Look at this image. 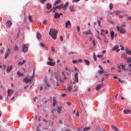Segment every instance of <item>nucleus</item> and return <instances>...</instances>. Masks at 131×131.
Instances as JSON below:
<instances>
[{"label":"nucleus","mask_w":131,"mask_h":131,"mask_svg":"<svg viewBox=\"0 0 131 131\" xmlns=\"http://www.w3.org/2000/svg\"><path fill=\"white\" fill-rule=\"evenodd\" d=\"M34 76H35V69H33V75L32 76L29 77L27 76L25 78H24V81L26 83H28L29 82H31V80H32V78H34Z\"/></svg>","instance_id":"nucleus-1"},{"label":"nucleus","mask_w":131,"mask_h":131,"mask_svg":"<svg viewBox=\"0 0 131 131\" xmlns=\"http://www.w3.org/2000/svg\"><path fill=\"white\" fill-rule=\"evenodd\" d=\"M58 30L55 29H51L49 32V35L51 36L53 39L56 40L57 39V34Z\"/></svg>","instance_id":"nucleus-2"},{"label":"nucleus","mask_w":131,"mask_h":131,"mask_svg":"<svg viewBox=\"0 0 131 131\" xmlns=\"http://www.w3.org/2000/svg\"><path fill=\"white\" fill-rule=\"evenodd\" d=\"M126 66L125 64L123 63H120V65H118L117 67L118 69V72H121L123 70V71L126 72L127 71V70L126 68H125Z\"/></svg>","instance_id":"nucleus-3"},{"label":"nucleus","mask_w":131,"mask_h":131,"mask_svg":"<svg viewBox=\"0 0 131 131\" xmlns=\"http://www.w3.org/2000/svg\"><path fill=\"white\" fill-rule=\"evenodd\" d=\"M11 49H8L6 50V51L5 54V59L7 60L8 58V57H9V55L11 54Z\"/></svg>","instance_id":"nucleus-4"},{"label":"nucleus","mask_w":131,"mask_h":131,"mask_svg":"<svg viewBox=\"0 0 131 131\" xmlns=\"http://www.w3.org/2000/svg\"><path fill=\"white\" fill-rule=\"evenodd\" d=\"M117 29L118 31H119L120 33H122V34H124V33H125V29L124 28L120 27H117Z\"/></svg>","instance_id":"nucleus-5"},{"label":"nucleus","mask_w":131,"mask_h":131,"mask_svg":"<svg viewBox=\"0 0 131 131\" xmlns=\"http://www.w3.org/2000/svg\"><path fill=\"white\" fill-rule=\"evenodd\" d=\"M28 51V44L24 45L23 46V52L25 53Z\"/></svg>","instance_id":"nucleus-6"},{"label":"nucleus","mask_w":131,"mask_h":131,"mask_svg":"<svg viewBox=\"0 0 131 131\" xmlns=\"http://www.w3.org/2000/svg\"><path fill=\"white\" fill-rule=\"evenodd\" d=\"M101 35H102L103 36H104V37L106 36V34H108V33H109V32L108 31V30H105L104 31V30L103 29H101ZM104 32H105V33H104Z\"/></svg>","instance_id":"nucleus-7"},{"label":"nucleus","mask_w":131,"mask_h":131,"mask_svg":"<svg viewBox=\"0 0 131 131\" xmlns=\"http://www.w3.org/2000/svg\"><path fill=\"white\" fill-rule=\"evenodd\" d=\"M44 82L45 83V90H48V89H49L50 86V83H48V81H47L46 79L44 80Z\"/></svg>","instance_id":"nucleus-8"},{"label":"nucleus","mask_w":131,"mask_h":131,"mask_svg":"<svg viewBox=\"0 0 131 131\" xmlns=\"http://www.w3.org/2000/svg\"><path fill=\"white\" fill-rule=\"evenodd\" d=\"M98 67L99 69H100V70L98 71L99 74H103V73H105V70H103V68L101 67V66H99Z\"/></svg>","instance_id":"nucleus-9"},{"label":"nucleus","mask_w":131,"mask_h":131,"mask_svg":"<svg viewBox=\"0 0 131 131\" xmlns=\"http://www.w3.org/2000/svg\"><path fill=\"white\" fill-rule=\"evenodd\" d=\"M62 15H63V14H62V13H56L54 15V18L55 19H59V18H60V17H61V16H62Z\"/></svg>","instance_id":"nucleus-10"},{"label":"nucleus","mask_w":131,"mask_h":131,"mask_svg":"<svg viewBox=\"0 0 131 131\" xmlns=\"http://www.w3.org/2000/svg\"><path fill=\"white\" fill-rule=\"evenodd\" d=\"M116 50H117V52H119V51H120V49H119V46H118V45H116L112 49L113 51H116Z\"/></svg>","instance_id":"nucleus-11"},{"label":"nucleus","mask_w":131,"mask_h":131,"mask_svg":"<svg viewBox=\"0 0 131 131\" xmlns=\"http://www.w3.org/2000/svg\"><path fill=\"white\" fill-rule=\"evenodd\" d=\"M66 28H71V23H70V20H68L66 22Z\"/></svg>","instance_id":"nucleus-12"},{"label":"nucleus","mask_w":131,"mask_h":131,"mask_svg":"<svg viewBox=\"0 0 131 131\" xmlns=\"http://www.w3.org/2000/svg\"><path fill=\"white\" fill-rule=\"evenodd\" d=\"M12 24H13V23H12V21L11 20H8L7 23H6V27H10V26H12Z\"/></svg>","instance_id":"nucleus-13"},{"label":"nucleus","mask_w":131,"mask_h":131,"mask_svg":"<svg viewBox=\"0 0 131 131\" xmlns=\"http://www.w3.org/2000/svg\"><path fill=\"white\" fill-rule=\"evenodd\" d=\"M57 105V100H56V98L55 97H53V106L55 107Z\"/></svg>","instance_id":"nucleus-14"},{"label":"nucleus","mask_w":131,"mask_h":131,"mask_svg":"<svg viewBox=\"0 0 131 131\" xmlns=\"http://www.w3.org/2000/svg\"><path fill=\"white\" fill-rule=\"evenodd\" d=\"M47 65H49L50 66H55L56 65V62H51V61H48L47 62Z\"/></svg>","instance_id":"nucleus-15"},{"label":"nucleus","mask_w":131,"mask_h":131,"mask_svg":"<svg viewBox=\"0 0 131 131\" xmlns=\"http://www.w3.org/2000/svg\"><path fill=\"white\" fill-rule=\"evenodd\" d=\"M17 75L18 77H21V76H24V74L23 73H21L19 71L17 72Z\"/></svg>","instance_id":"nucleus-16"},{"label":"nucleus","mask_w":131,"mask_h":131,"mask_svg":"<svg viewBox=\"0 0 131 131\" xmlns=\"http://www.w3.org/2000/svg\"><path fill=\"white\" fill-rule=\"evenodd\" d=\"M102 88V84H98L96 87V91H100L101 90V88Z\"/></svg>","instance_id":"nucleus-17"},{"label":"nucleus","mask_w":131,"mask_h":131,"mask_svg":"<svg viewBox=\"0 0 131 131\" xmlns=\"http://www.w3.org/2000/svg\"><path fill=\"white\" fill-rule=\"evenodd\" d=\"M13 90L12 89H8L7 91V93H8V97H9V96H10V95H12V94H13Z\"/></svg>","instance_id":"nucleus-18"},{"label":"nucleus","mask_w":131,"mask_h":131,"mask_svg":"<svg viewBox=\"0 0 131 131\" xmlns=\"http://www.w3.org/2000/svg\"><path fill=\"white\" fill-rule=\"evenodd\" d=\"M26 63V60H23V62L19 61L18 63V66H22L23 64H25Z\"/></svg>","instance_id":"nucleus-19"},{"label":"nucleus","mask_w":131,"mask_h":131,"mask_svg":"<svg viewBox=\"0 0 131 131\" xmlns=\"http://www.w3.org/2000/svg\"><path fill=\"white\" fill-rule=\"evenodd\" d=\"M13 69V66H9L7 69V72H10Z\"/></svg>","instance_id":"nucleus-20"},{"label":"nucleus","mask_w":131,"mask_h":131,"mask_svg":"<svg viewBox=\"0 0 131 131\" xmlns=\"http://www.w3.org/2000/svg\"><path fill=\"white\" fill-rule=\"evenodd\" d=\"M116 15H120V14H123V11L121 10H117L115 11Z\"/></svg>","instance_id":"nucleus-21"},{"label":"nucleus","mask_w":131,"mask_h":131,"mask_svg":"<svg viewBox=\"0 0 131 131\" xmlns=\"http://www.w3.org/2000/svg\"><path fill=\"white\" fill-rule=\"evenodd\" d=\"M75 78L76 82H78V73H76L75 74Z\"/></svg>","instance_id":"nucleus-22"},{"label":"nucleus","mask_w":131,"mask_h":131,"mask_svg":"<svg viewBox=\"0 0 131 131\" xmlns=\"http://www.w3.org/2000/svg\"><path fill=\"white\" fill-rule=\"evenodd\" d=\"M69 6V3L68 2H67L63 6V10H66L68 8Z\"/></svg>","instance_id":"nucleus-23"},{"label":"nucleus","mask_w":131,"mask_h":131,"mask_svg":"<svg viewBox=\"0 0 131 131\" xmlns=\"http://www.w3.org/2000/svg\"><path fill=\"white\" fill-rule=\"evenodd\" d=\"M83 34H86V35H90L91 34V30H89L87 31H84L83 33Z\"/></svg>","instance_id":"nucleus-24"},{"label":"nucleus","mask_w":131,"mask_h":131,"mask_svg":"<svg viewBox=\"0 0 131 131\" xmlns=\"http://www.w3.org/2000/svg\"><path fill=\"white\" fill-rule=\"evenodd\" d=\"M124 114H131V111L129 110H125L124 111Z\"/></svg>","instance_id":"nucleus-25"},{"label":"nucleus","mask_w":131,"mask_h":131,"mask_svg":"<svg viewBox=\"0 0 131 131\" xmlns=\"http://www.w3.org/2000/svg\"><path fill=\"white\" fill-rule=\"evenodd\" d=\"M69 10L71 11V12H75V8H74V6H70Z\"/></svg>","instance_id":"nucleus-26"},{"label":"nucleus","mask_w":131,"mask_h":131,"mask_svg":"<svg viewBox=\"0 0 131 131\" xmlns=\"http://www.w3.org/2000/svg\"><path fill=\"white\" fill-rule=\"evenodd\" d=\"M36 36H37V38H38V39H40V38H41V35H40L39 32H37Z\"/></svg>","instance_id":"nucleus-27"},{"label":"nucleus","mask_w":131,"mask_h":131,"mask_svg":"<svg viewBox=\"0 0 131 131\" xmlns=\"http://www.w3.org/2000/svg\"><path fill=\"white\" fill-rule=\"evenodd\" d=\"M114 31H112L111 32V38L112 39V40H114Z\"/></svg>","instance_id":"nucleus-28"},{"label":"nucleus","mask_w":131,"mask_h":131,"mask_svg":"<svg viewBox=\"0 0 131 131\" xmlns=\"http://www.w3.org/2000/svg\"><path fill=\"white\" fill-rule=\"evenodd\" d=\"M64 7V5H58L56 6V8H57L58 10H61V9H63Z\"/></svg>","instance_id":"nucleus-29"},{"label":"nucleus","mask_w":131,"mask_h":131,"mask_svg":"<svg viewBox=\"0 0 131 131\" xmlns=\"http://www.w3.org/2000/svg\"><path fill=\"white\" fill-rule=\"evenodd\" d=\"M61 3V0H56V2H54V6H57V5H59V4Z\"/></svg>","instance_id":"nucleus-30"},{"label":"nucleus","mask_w":131,"mask_h":131,"mask_svg":"<svg viewBox=\"0 0 131 131\" xmlns=\"http://www.w3.org/2000/svg\"><path fill=\"white\" fill-rule=\"evenodd\" d=\"M61 111H62V106H59L58 107L57 113L60 114V113H61Z\"/></svg>","instance_id":"nucleus-31"},{"label":"nucleus","mask_w":131,"mask_h":131,"mask_svg":"<svg viewBox=\"0 0 131 131\" xmlns=\"http://www.w3.org/2000/svg\"><path fill=\"white\" fill-rule=\"evenodd\" d=\"M111 128L114 129V130L118 131V129L117 128V127H115V126L113 125H111Z\"/></svg>","instance_id":"nucleus-32"},{"label":"nucleus","mask_w":131,"mask_h":131,"mask_svg":"<svg viewBox=\"0 0 131 131\" xmlns=\"http://www.w3.org/2000/svg\"><path fill=\"white\" fill-rule=\"evenodd\" d=\"M127 69V71H129V72H131V64H128V69Z\"/></svg>","instance_id":"nucleus-33"},{"label":"nucleus","mask_w":131,"mask_h":131,"mask_svg":"<svg viewBox=\"0 0 131 131\" xmlns=\"http://www.w3.org/2000/svg\"><path fill=\"white\" fill-rule=\"evenodd\" d=\"M72 89H73L72 86H69L67 88L66 91H67V92H70V91H71Z\"/></svg>","instance_id":"nucleus-34"},{"label":"nucleus","mask_w":131,"mask_h":131,"mask_svg":"<svg viewBox=\"0 0 131 131\" xmlns=\"http://www.w3.org/2000/svg\"><path fill=\"white\" fill-rule=\"evenodd\" d=\"M47 8L48 10H50V9H52V5L48 3L47 4Z\"/></svg>","instance_id":"nucleus-35"},{"label":"nucleus","mask_w":131,"mask_h":131,"mask_svg":"<svg viewBox=\"0 0 131 131\" xmlns=\"http://www.w3.org/2000/svg\"><path fill=\"white\" fill-rule=\"evenodd\" d=\"M28 19L29 21H30V22H31V23L33 22V20H32V17L31 16V15L29 16Z\"/></svg>","instance_id":"nucleus-36"},{"label":"nucleus","mask_w":131,"mask_h":131,"mask_svg":"<svg viewBox=\"0 0 131 131\" xmlns=\"http://www.w3.org/2000/svg\"><path fill=\"white\" fill-rule=\"evenodd\" d=\"M127 63H130L131 62V57H127L126 59Z\"/></svg>","instance_id":"nucleus-37"},{"label":"nucleus","mask_w":131,"mask_h":131,"mask_svg":"<svg viewBox=\"0 0 131 131\" xmlns=\"http://www.w3.org/2000/svg\"><path fill=\"white\" fill-rule=\"evenodd\" d=\"M121 57V58H123V59H124L125 60H126V59L127 58L126 55L124 54H122Z\"/></svg>","instance_id":"nucleus-38"},{"label":"nucleus","mask_w":131,"mask_h":131,"mask_svg":"<svg viewBox=\"0 0 131 131\" xmlns=\"http://www.w3.org/2000/svg\"><path fill=\"white\" fill-rule=\"evenodd\" d=\"M84 61L85 64H86L87 65H90V61H89L88 59H84Z\"/></svg>","instance_id":"nucleus-39"},{"label":"nucleus","mask_w":131,"mask_h":131,"mask_svg":"<svg viewBox=\"0 0 131 131\" xmlns=\"http://www.w3.org/2000/svg\"><path fill=\"white\" fill-rule=\"evenodd\" d=\"M91 129V127H87L84 128L83 131H87V130H90Z\"/></svg>","instance_id":"nucleus-40"},{"label":"nucleus","mask_w":131,"mask_h":131,"mask_svg":"<svg viewBox=\"0 0 131 131\" xmlns=\"http://www.w3.org/2000/svg\"><path fill=\"white\" fill-rule=\"evenodd\" d=\"M77 30L78 33L80 32V27H79V26H77Z\"/></svg>","instance_id":"nucleus-41"},{"label":"nucleus","mask_w":131,"mask_h":131,"mask_svg":"<svg viewBox=\"0 0 131 131\" xmlns=\"http://www.w3.org/2000/svg\"><path fill=\"white\" fill-rule=\"evenodd\" d=\"M92 45L93 47H96V41L95 40H92Z\"/></svg>","instance_id":"nucleus-42"},{"label":"nucleus","mask_w":131,"mask_h":131,"mask_svg":"<svg viewBox=\"0 0 131 131\" xmlns=\"http://www.w3.org/2000/svg\"><path fill=\"white\" fill-rule=\"evenodd\" d=\"M97 23L98 24V25L100 26V27H101V20H99L98 19L97 20Z\"/></svg>","instance_id":"nucleus-43"},{"label":"nucleus","mask_w":131,"mask_h":131,"mask_svg":"<svg viewBox=\"0 0 131 131\" xmlns=\"http://www.w3.org/2000/svg\"><path fill=\"white\" fill-rule=\"evenodd\" d=\"M112 9H113V4L111 3L110 5V10H112Z\"/></svg>","instance_id":"nucleus-44"},{"label":"nucleus","mask_w":131,"mask_h":131,"mask_svg":"<svg viewBox=\"0 0 131 131\" xmlns=\"http://www.w3.org/2000/svg\"><path fill=\"white\" fill-rule=\"evenodd\" d=\"M72 63H73V64H76V63H78V61L77 60H72Z\"/></svg>","instance_id":"nucleus-45"},{"label":"nucleus","mask_w":131,"mask_h":131,"mask_svg":"<svg viewBox=\"0 0 131 131\" xmlns=\"http://www.w3.org/2000/svg\"><path fill=\"white\" fill-rule=\"evenodd\" d=\"M40 47H42V48H45V43H42V42H40Z\"/></svg>","instance_id":"nucleus-46"},{"label":"nucleus","mask_w":131,"mask_h":131,"mask_svg":"<svg viewBox=\"0 0 131 131\" xmlns=\"http://www.w3.org/2000/svg\"><path fill=\"white\" fill-rule=\"evenodd\" d=\"M48 60L49 61V62H53V61H54V59H53L51 58V57H49Z\"/></svg>","instance_id":"nucleus-47"},{"label":"nucleus","mask_w":131,"mask_h":131,"mask_svg":"<svg viewBox=\"0 0 131 131\" xmlns=\"http://www.w3.org/2000/svg\"><path fill=\"white\" fill-rule=\"evenodd\" d=\"M126 54H127L128 55H131V51H126Z\"/></svg>","instance_id":"nucleus-48"},{"label":"nucleus","mask_w":131,"mask_h":131,"mask_svg":"<svg viewBox=\"0 0 131 131\" xmlns=\"http://www.w3.org/2000/svg\"><path fill=\"white\" fill-rule=\"evenodd\" d=\"M93 59H94V61H97V57H96V54H94Z\"/></svg>","instance_id":"nucleus-49"},{"label":"nucleus","mask_w":131,"mask_h":131,"mask_svg":"<svg viewBox=\"0 0 131 131\" xmlns=\"http://www.w3.org/2000/svg\"><path fill=\"white\" fill-rule=\"evenodd\" d=\"M118 81L120 82V83H124V81H122L120 80V79H118Z\"/></svg>","instance_id":"nucleus-50"},{"label":"nucleus","mask_w":131,"mask_h":131,"mask_svg":"<svg viewBox=\"0 0 131 131\" xmlns=\"http://www.w3.org/2000/svg\"><path fill=\"white\" fill-rule=\"evenodd\" d=\"M80 0H73L72 3H78V2H80Z\"/></svg>","instance_id":"nucleus-51"},{"label":"nucleus","mask_w":131,"mask_h":131,"mask_svg":"<svg viewBox=\"0 0 131 131\" xmlns=\"http://www.w3.org/2000/svg\"><path fill=\"white\" fill-rule=\"evenodd\" d=\"M14 50L15 51H18V46H15V47H14Z\"/></svg>","instance_id":"nucleus-52"},{"label":"nucleus","mask_w":131,"mask_h":131,"mask_svg":"<svg viewBox=\"0 0 131 131\" xmlns=\"http://www.w3.org/2000/svg\"><path fill=\"white\" fill-rule=\"evenodd\" d=\"M40 3H41V4H43L45 3V2H46V1L47 0H39Z\"/></svg>","instance_id":"nucleus-53"},{"label":"nucleus","mask_w":131,"mask_h":131,"mask_svg":"<svg viewBox=\"0 0 131 131\" xmlns=\"http://www.w3.org/2000/svg\"><path fill=\"white\" fill-rule=\"evenodd\" d=\"M97 57L98 58H102V57H103V55H98L97 56Z\"/></svg>","instance_id":"nucleus-54"},{"label":"nucleus","mask_w":131,"mask_h":131,"mask_svg":"<svg viewBox=\"0 0 131 131\" xmlns=\"http://www.w3.org/2000/svg\"><path fill=\"white\" fill-rule=\"evenodd\" d=\"M55 77L56 78V79H58V74L57 73H55Z\"/></svg>","instance_id":"nucleus-55"},{"label":"nucleus","mask_w":131,"mask_h":131,"mask_svg":"<svg viewBox=\"0 0 131 131\" xmlns=\"http://www.w3.org/2000/svg\"><path fill=\"white\" fill-rule=\"evenodd\" d=\"M7 68V67L6 66V65H3V69L4 70H6Z\"/></svg>","instance_id":"nucleus-56"},{"label":"nucleus","mask_w":131,"mask_h":131,"mask_svg":"<svg viewBox=\"0 0 131 131\" xmlns=\"http://www.w3.org/2000/svg\"><path fill=\"white\" fill-rule=\"evenodd\" d=\"M57 9H58V8H57V6H56L55 7H53L52 10H54L55 11H56V10H57Z\"/></svg>","instance_id":"nucleus-57"},{"label":"nucleus","mask_w":131,"mask_h":131,"mask_svg":"<svg viewBox=\"0 0 131 131\" xmlns=\"http://www.w3.org/2000/svg\"><path fill=\"white\" fill-rule=\"evenodd\" d=\"M43 24L45 25H46V24H47V20H43Z\"/></svg>","instance_id":"nucleus-58"},{"label":"nucleus","mask_w":131,"mask_h":131,"mask_svg":"<svg viewBox=\"0 0 131 131\" xmlns=\"http://www.w3.org/2000/svg\"><path fill=\"white\" fill-rule=\"evenodd\" d=\"M60 40H61V41H63V37L62 36H60Z\"/></svg>","instance_id":"nucleus-59"},{"label":"nucleus","mask_w":131,"mask_h":131,"mask_svg":"<svg viewBox=\"0 0 131 131\" xmlns=\"http://www.w3.org/2000/svg\"><path fill=\"white\" fill-rule=\"evenodd\" d=\"M62 97H66V96H67V94H62Z\"/></svg>","instance_id":"nucleus-60"},{"label":"nucleus","mask_w":131,"mask_h":131,"mask_svg":"<svg viewBox=\"0 0 131 131\" xmlns=\"http://www.w3.org/2000/svg\"><path fill=\"white\" fill-rule=\"evenodd\" d=\"M124 26H125L124 23H123L120 27H124Z\"/></svg>","instance_id":"nucleus-61"},{"label":"nucleus","mask_w":131,"mask_h":131,"mask_svg":"<svg viewBox=\"0 0 131 131\" xmlns=\"http://www.w3.org/2000/svg\"><path fill=\"white\" fill-rule=\"evenodd\" d=\"M51 50L52 51V52H55V49L53 48V47H51Z\"/></svg>","instance_id":"nucleus-62"},{"label":"nucleus","mask_w":131,"mask_h":131,"mask_svg":"<svg viewBox=\"0 0 131 131\" xmlns=\"http://www.w3.org/2000/svg\"><path fill=\"white\" fill-rule=\"evenodd\" d=\"M36 130H37V131H40V130H39V129L38 126H37V127H36Z\"/></svg>","instance_id":"nucleus-63"},{"label":"nucleus","mask_w":131,"mask_h":131,"mask_svg":"<svg viewBox=\"0 0 131 131\" xmlns=\"http://www.w3.org/2000/svg\"><path fill=\"white\" fill-rule=\"evenodd\" d=\"M127 20H131V16H129L127 17Z\"/></svg>","instance_id":"nucleus-64"}]
</instances>
